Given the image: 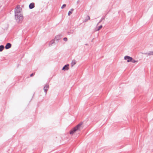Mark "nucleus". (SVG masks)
<instances>
[{
  "mask_svg": "<svg viewBox=\"0 0 153 153\" xmlns=\"http://www.w3.org/2000/svg\"><path fill=\"white\" fill-rule=\"evenodd\" d=\"M34 7V3H30L29 5V7L30 9H32Z\"/></svg>",
  "mask_w": 153,
  "mask_h": 153,
  "instance_id": "0eeeda50",
  "label": "nucleus"
},
{
  "mask_svg": "<svg viewBox=\"0 0 153 153\" xmlns=\"http://www.w3.org/2000/svg\"><path fill=\"white\" fill-rule=\"evenodd\" d=\"M76 61L75 60H73L71 63V65L72 67L74 66L76 64Z\"/></svg>",
  "mask_w": 153,
  "mask_h": 153,
  "instance_id": "6e6552de",
  "label": "nucleus"
},
{
  "mask_svg": "<svg viewBox=\"0 0 153 153\" xmlns=\"http://www.w3.org/2000/svg\"><path fill=\"white\" fill-rule=\"evenodd\" d=\"M102 25H101L98 28V29L97 30H100L101 29V28H102Z\"/></svg>",
  "mask_w": 153,
  "mask_h": 153,
  "instance_id": "2eb2a0df",
  "label": "nucleus"
},
{
  "mask_svg": "<svg viewBox=\"0 0 153 153\" xmlns=\"http://www.w3.org/2000/svg\"><path fill=\"white\" fill-rule=\"evenodd\" d=\"M74 10V9H71V10L70 11H69L68 12V15L69 16H70L72 13V11Z\"/></svg>",
  "mask_w": 153,
  "mask_h": 153,
  "instance_id": "1a4fd4ad",
  "label": "nucleus"
},
{
  "mask_svg": "<svg viewBox=\"0 0 153 153\" xmlns=\"http://www.w3.org/2000/svg\"><path fill=\"white\" fill-rule=\"evenodd\" d=\"M87 18L88 19H90V17L89 16H87Z\"/></svg>",
  "mask_w": 153,
  "mask_h": 153,
  "instance_id": "a211bd4d",
  "label": "nucleus"
},
{
  "mask_svg": "<svg viewBox=\"0 0 153 153\" xmlns=\"http://www.w3.org/2000/svg\"><path fill=\"white\" fill-rule=\"evenodd\" d=\"M34 74L33 73H32V74H30V76H33V75H34Z\"/></svg>",
  "mask_w": 153,
  "mask_h": 153,
  "instance_id": "6ab92c4d",
  "label": "nucleus"
},
{
  "mask_svg": "<svg viewBox=\"0 0 153 153\" xmlns=\"http://www.w3.org/2000/svg\"><path fill=\"white\" fill-rule=\"evenodd\" d=\"M63 40L65 41H67V38L66 37L64 38L63 39Z\"/></svg>",
  "mask_w": 153,
  "mask_h": 153,
  "instance_id": "f3484780",
  "label": "nucleus"
},
{
  "mask_svg": "<svg viewBox=\"0 0 153 153\" xmlns=\"http://www.w3.org/2000/svg\"><path fill=\"white\" fill-rule=\"evenodd\" d=\"M124 59L126 60L127 62H131L132 60V58L127 56H126L124 57Z\"/></svg>",
  "mask_w": 153,
  "mask_h": 153,
  "instance_id": "7ed1b4c3",
  "label": "nucleus"
},
{
  "mask_svg": "<svg viewBox=\"0 0 153 153\" xmlns=\"http://www.w3.org/2000/svg\"><path fill=\"white\" fill-rule=\"evenodd\" d=\"M60 36L59 35H57L56 36L55 39L56 40H59L60 39Z\"/></svg>",
  "mask_w": 153,
  "mask_h": 153,
  "instance_id": "f8f14e48",
  "label": "nucleus"
},
{
  "mask_svg": "<svg viewBox=\"0 0 153 153\" xmlns=\"http://www.w3.org/2000/svg\"><path fill=\"white\" fill-rule=\"evenodd\" d=\"M146 54L148 55H153V51H151L148 52V53H146Z\"/></svg>",
  "mask_w": 153,
  "mask_h": 153,
  "instance_id": "9d476101",
  "label": "nucleus"
},
{
  "mask_svg": "<svg viewBox=\"0 0 153 153\" xmlns=\"http://www.w3.org/2000/svg\"><path fill=\"white\" fill-rule=\"evenodd\" d=\"M22 9L19 6H17L15 9V18L16 22L21 24L24 19V16L22 13Z\"/></svg>",
  "mask_w": 153,
  "mask_h": 153,
  "instance_id": "f257e3e1",
  "label": "nucleus"
},
{
  "mask_svg": "<svg viewBox=\"0 0 153 153\" xmlns=\"http://www.w3.org/2000/svg\"><path fill=\"white\" fill-rule=\"evenodd\" d=\"M131 62L133 63H137L138 62V61L135 60L132 58V60H131Z\"/></svg>",
  "mask_w": 153,
  "mask_h": 153,
  "instance_id": "4468645a",
  "label": "nucleus"
},
{
  "mask_svg": "<svg viewBox=\"0 0 153 153\" xmlns=\"http://www.w3.org/2000/svg\"><path fill=\"white\" fill-rule=\"evenodd\" d=\"M66 6V5L65 4H64L61 7V8L62 9H63L64 7H65Z\"/></svg>",
  "mask_w": 153,
  "mask_h": 153,
  "instance_id": "dca6fc26",
  "label": "nucleus"
},
{
  "mask_svg": "<svg viewBox=\"0 0 153 153\" xmlns=\"http://www.w3.org/2000/svg\"><path fill=\"white\" fill-rule=\"evenodd\" d=\"M69 66V65L68 64L67 65H65L64 66L62 70H68L69 69V68L68 67V66Z\"/></svg>",
  "mask_w": 153,
  "mask_h": 153,
  "instance_id": "423d86ee",
  "label": "nucleus"
},
{
  "mask_svg": "<svg viewBox=\"0 0 153 153\" xmlns=\"http://www.w3.org/2000/svg\"><path fill=\"white\" fill-rule=\"evenodd\" d=\"M83 123L80 122L70 131L69 133L72 136L74 135L77 132H79L83 128Z\"/></svg>",
  "mask_w": 153,
  "mask_h": 153,
  "instance_id": "f03ea898",
  "label": "nucleus"
},
{
  "mask_svg": "<svg viewBox=\"0 0 153 153\" xmlns=\"http://www.w3.org/2000/svg\"><path fill=\"white\" fill-rule=\"evenodd\" d=\"M11 47V44L9 43H7L5 46V48L6 49H8L10 48Z\"/></svg>",
  "mask_w": 153,
  "mask_h": 153,
  "instance_id": "39448f33",
  "label": "nucleus"
},
{
  "mask_svg": "<svg viewBox=\"0 0 153 153\" xmlns=\"http://www.w3.org/2000/svg\"><path fill=\"white\" fill-rule=\"evenodd\" d=\"M49 88V85L48 84H46L45 86L44 87V92H45V94H46L47 92V91L48 89Z\"/></svg>",
  "mask_w": 153,
  "mask_h": 153,
  "instance_id": "20e7f679",
  "label": "nucleus"
},
{
  "mask_svg": "<svg viewBox=\"0 0 153 153\" xmlns=\"http://www.w3.org/2000/svg\"><path fill=\"white\" fill-rule=\"evenodd\" d=\"M54 40H52L50 42L49 44V46L51 45L52 44L54 43Z\"/></svg>",
  "mask_w": 153,
  "mask_h": 153,
  "instance_id": "ddd939ff",
  "label": "nucleus"
},
{
  "mask_svg": "<svg viewBox=\"0 0 153 153\" xmlns=\"http://www.w3.org/2000/svg\"><path fill=\"white\" fill-rule=\"evenodd\" d=\"M4 48V47L3 45H1L0 46V52L2 51Z\"/></svg>",
  "mask_w": 153,
  "mask_h": 153,
  "instance_id": "9b49d317",
  "label": "nucleus"
}]
</instances>
